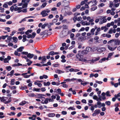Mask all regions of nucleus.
<instances>
[{"label": "nucleus", "instance_id": "f257e3e1", "mask_svg": "<svg viewBox=\"0 0 120 120\" xmlns=\"http://www.w3.org/2000/svg\"><path fill=\"white\" fill-rule=\"evenodd\" d=\"M83 55L81 54V51H78V53L76 55V58L77 60L79 61L85 62L87 61V60L83 58Z\"/></svg>", "mask_w": 120, "mask_h": 120}, {"label": "nucleus", "instance_id": "f03ea898", "mask_svg": "<svg viewBox=\"0 0 120 120\" xmlns=\"http://www.w3.org/2000/svg\"><path fill=\"white\" fill-rule=\"evenodd\" d=\"M11 97L8 98L3 97H1V101L5 104H7L11 102Z\"/></svg>", "mask_w": 120, "mask_h": 120}, {"label": "nucleus", "instance_id": "7ed1b4c3", "mask_svg": "<svg viewBox=\"0 0 120 120\" xmlns=\"http://www.w3.org/2000/svg\"><path fill=\"white\" fill-rule=\"evenodd\" d=\"M50 12V10L49 9H46L45 10L42 11L40 13L41 15L43 17H44L48 15L47 13H49Z\"/></svg>", "mask_w": 120, "mask_h": 120}, {"label": "nucleus", "instance_id": "20e7f679", "mask_svg": "<svg viewBox=\"0 0 120 120\" xmlns=\"http://www.w3.org/2000/svg\"><path fill=\"white\" fill-rule=\"evenodd\" d=\"M68 34V31H63L61 33L60 36L61 37H63L67 36Z\"/></svg>", "mask_w": 120, "mask_h": 120}, {"label": "nucleus", "instance_id": "39448f33", "mask_svg": "<svg viewBox=\"0 0 120 120\" xmlns=\"http://www.w3.org/2000/svg\"><path fill=\"white\" fill-rule=\"evenodd\" d=\"M100 111V109H97L95 110L94 111V113L92 114V116H96L97 114H99Z\"/></svg>", "mask_w": 120, "mask_h": 120}, {"label": "nucleus", "instance_id": "423d86ee", "mask_svg": "<svg viewBox=\"0 0 120 120\" xmlns=\"http://www.w3.org/2000/svg\"><path fill=\"white\" fill-rule=\"evenodd\" d=\"M97 104L98 105V108H101V106L104 107L105 106V105L104 103H101L100 102H97Z\"/></svg>", "mask_w": 120, "mask_h": 120}, {"label": "nucleus", "instance_id": "0eeeda50", "mask_svg": "<svg viewBox=\"0 0 120 120\" xmlns=\"http://www.w3.org/2000/svg\"><path fill=\"white\" fill-rule=\"evenodd\" d=\"M80 23L83 26L89 25L90 24L89 22H87L86 21H83V20Z\"/></svg>", "mask_w": 120, "mask_h": 120}, {"label": "nucleus", "instance_id": "6e6552de", "mask_svg": "<svg viewBox=\"0 0 120 120\" xmlns=\"http://www.w3.org/2000/svg\"><path fill=\"white\" fill-rule=\"evenodd\" d=\"M108 49L110 50L111 51H113L114 50L116 49L117 47L116 46L114 47H111L109 45H107Z\"/></svg>", "mask_w": 120, "mask_h": 120}, {"label": "nucleus", "instance_id": "1a4fd4ad", "mask_svg": "<svg viewBox=\"0 0 120 120\" xmlns=\"http://www.w3.org/2000/svg\"><path fill=\"white\" fill-rule=\"evenodd\" d=\"M48 32V30H45L43 31V32H41L40 34V35L41 36L43 35V37H44V36Z\"/></svg>", "mask_w": 120, "mask_h": 120}, {"label": "nucleus", "instance_id": "9d476101", "mask_svg": "<svg viewBox=\"0 0 120 120\" xmlns=\"http://www.w3.org/2000/svg\"><path fill=\"white\" fill-rule=\"evenodd\" d=\"M114 42V43L116 45H119L120 43V40L118 39L115 40Z\"/></svg>", "mask_w": 120, "mask_h": 120}, {"label": "nucleus", "instance_id": "9b49d317", "mask_svg": "<svg viewBox=\"0 0 120 120\" xmlns=\"http://www.w3.org/2000/svg\"><path fill=\"white\" fill-rule=\"evenodd\" d=\"M114 52H111L109 53L108 55V57L106 58V60H108L109 58H111Z\"/></svg>", "mask_w": 120, "mask_h": 120}, {"label": "nucleus", "instance_id": "f8f14e48", "mask_svg": "<svg viewBox=\"0 0 120 120\" xmlns=\"http://www.w3.org/2000/svg\"><path fill=\"white\" fill-rule=\"evenodd\" d=\"M107 19H106L105 18H104H104H103L102 21H101L99 22V24H102L103 23L107 21Z\"/></svg>", "mask_w": 120, "mask_h": 120}, {"label": "nucleus", "instance_id": "ddd939ff", "mask_svg": "<svg viewBox=\"0 0 120 120\" xmlns=\"http://www.w3.org/2000/svg\"><path fill=\"white\" fill-rule=\"evenodd\" d=\"M34 55L33 54H31L30 53H28L27 55V57L30 59L32 58L34 56Z\"/></svg>", "mask_w": 120, "mask_h": 120}, {"label": "nucleus", "instance_id": "4468645a", "mask_svg": "<svg viewBox=\"0 0 120 120\" xmlns=\"http://www.w3.org/2000/svg\"><path fill=\"white\" fill-rule=\"evenodd\" d=\"M24 47L23 46H21L19 47V48L17 49V51L19 52H22L23 49H24Z\"/></svg>", "mask_w": 120, "mask_h": 120}, {"label": "nucleus", "instance_id": "2eb2a0df", "mask_svg": "<svg viewBox=\"0 0 120 120\" xmlns=\"http://www.w3.org/2000/svg\"><path fill=\"white\" fill-rule=\"evenodd\" d=\"M55 114L53 113H49L48 115V116L49 117H53L55 116Z\"/></svg>", "mask_w": 120, "mask_h": 120}, {"label": "nucleus", "instance_id": "dca6fc26", "mask_svg": "<svg viewBox=\"0 0 120 120\" xmlns=\"http://www.w3.org/2000/svg\"><path fill=\"white\" fill-rule=\"evenodd\" d=\"M27 36L26 35H24L23 36V39L22 41L23 42H25L26 40Z\"/></svg>", "mask_w": 120, "mask_h": 120}, {"label": "nucleus", "instance_id": "f3484780", "mask_svg": "<svg viewBox=\"0 0 120 120\" xmlns=\"http://www.w3.org/2000/svg\"><path fill=\"white\" fill-rule=\"evenodd\" d=\"M18 52L17 50L15 51L14 53V54L15 56H20V53H18Z\"/></svg>", "mask_w": 120, "mask_h": 120}, {"label": "nucleus", "instance_id": "a211bd4d", "mask_svg": "<svg viewBox=\"0 0 120 120\" xmlns=\"http://www.w3.org/2000/svg\"><path fill=\"white\" fill-rule=\"evenodd\" d=\"M100 59V57H98L96 58L95 59L92 60L91 61L92 63H93L99 60Z\"/></svg>", "mask_w": 120, "mask_h": 120}, {"label": "nucleus", "instance_id": "6ab92c4d", "mask_svg": "<svg viewBox=\"0 0 120 120\" xmlns=\"http://www.w3.org/2000/svg\"><path fill=\"white\" fill-rule=\"evenodd\" d=\"M47 3L46 2H44L42 4V5L41 6V8H44L46 5Z\"/></svg>", "mask_w": 120, "mask_h": 120}, {"label": "nucleus", "instance_id": "aec40b11", "mask_svg": "<svg viewBox=\"0 0 120 120\" xmlns=\"http://www.w3.org/2000/svg\"><path fill=\"white\" fill-rule=\"evenodd\" d=\"M100 31L101 29L100 28H97V30L95 32V35H97L98 34V32H99Z\"/></svg>", "mask_w": 120, "mask_h": 120}, {"label": "nucleus", "instance_id": "412c9836", "mask_svg": "<svg viewBox=\"0 0 120 120\" xmlns=\"http://www.w3.org/2000/svg\"><path fill=\"white\" fill-rule=\"evenodd\" d=\"M65 82H63L61 83V84H63V87L64 88H67L68 87V85L65 83Z\"/></svg>", "mask_w": 120, "mask_h": 120}, {"label": "nucleus", "instance_id": "4be33fe9", "mask_svg": "<svg viewBox=\"0 0 120 120\" xmlns=\"http://www.w3.org/2000/svg\"><path fill=\"white\" fill-rule=\"evenodd\" d=\"M28 96L30 97H35L36 96V95H35L34 93H31L30 94H28Z\"/></svg>", "mask_w": 120, "mask_h": 120}, {"label": "nucleus", "instance_id": "5701e85b", "mask_svg": "<svg viewBox=\"0 0 120 120\" xmlns=\"http://www.w3.org/2000/svg\"><path fill=\"white\" fill-rule=\"evenodd\" d=\"M12 39L13 40L14 42L16 43L18 41V39L16 37H13L12 38Z\"/></svg>", "mask_w": 120, "mask_h": 120}, {"label": "nucleus", "instance_id": "b1692460", "mask_svg": "<svg viewBox=\"0 0 120 120\" xmlns=\"http://www.w3.org/2000/svg\"><path fill=\"white\" fill-rule=\"evenodd\" d=\"M28 5V4L27 3H25L22 6V7H21L22 8V9L23 8H26L27 7V5Z\"/></svg>", "mask_w": 120, "mask_h": 120}, {"label": "nucleus", "instance_id": "393cba45", "mask_svg": "<svg viewBox=\"0 0 120 120\" xmlns=\"http://www.w3.org/2000/svg\"><path fill=\"white\" fill-rule=\"evenodd\" d=\"M55 72L56 73L60 74L61 73H63L64 72L60 70H57L55 71Z\"/></svg>", "mask_w": 120, "mask_h": 120}, {"label": "nucleus", "instance_id": "a878e982", "mask_svg": "<svg viewBox=\"0 0 120 120\" xmlns=\"http://www.w3.org/2000/svg\"><path fill=\"white\" fill-rule=\"evenodd\" d=\"M92 50L91 48L89 47H86V50L88 52H89L90 51Z\"/></svg>", "mask_w": 120, "mask_h": 120}, {"label": "nucleus", "instance_id": "bb28decb", "mask_svg": "<svg viewBox=\"0 0 120 120\" xmlns=\"http://www.w3.org/2000/svg\"><path fill=\"white\" fill-rule=\"evenodd\" d=\"M26 103V101H24L20 103L19 105H20L23 106Z\"/></svg>", "mask_w": 120, "mask_h": 120}, {"label": "nucleus", "instance_id": "cd10ccee", "mask_svg": "<svg viewBox=\"0 0 120 120\" xmlns=\"http://www.w3.org/2000/svg\"><path fill=\"white\" fill-rule=\"evenodd\" d=\"M44 86H49L50 84V82H47L46 83L45 82H44Z\"/></svg>", "mask_w": 120, "mask_h": 120}, {"label": "nucleus", "instance_id": "c85d7f7f", "mask_svg": "<svg viewBox=\"0 0 120 120\" xmlns=\"http://www.w3.org/2000/svg\"><path fill=\"white\" fill-rule=\"evenodd\" d=\"M20 9H22V8L21 7H18L16 6L15 7V8L14 11H18Z\"/></svg>", "mask_w": 120, "mask_h": 120}, {"label": "nucleus", "instance_id": "c756f323", "mask_svg": "<svg viewBox=\"0 0 120 120\" xmlns=\"http://www.w3.org/2000/svg\"><path fill=\"white\" fill-rule=\"evenodd\" d=\"M106 58H107L105 57L103 58H102L99 61V62L101 63L103 61H105L106 60Z\"/></svg>", "mask_w": 120, "mask_h": 120}, {"label": "nucleus", "instance_id": "7c9ffc66", "mask_svg": "<svg viewBox=\"0 0 120 120\" xmlns=\"http://www.w3.org/2000/svg\"><path fill=\"white\" fill-rule=\"evenodd\" d=\"M38 95L39 96H41L39 98H45L44 97L41 96H45V94H38Z\"/></svg>", "mask_w": 120, "mask_h": 120}, {"label": "nucleus", "instance_id": "2f4dec72", "mask_svg": "<svg viewBox=\"0 0 120 120\" xmlns=\"http://www.w3.org/2000/svg\"><path fill=\"white\" fill-rule=\"evenodd\" d=\"M98 96L99 97L98 98V99L97 100V101H98V102H100V101H101L102 100L101 98L102 97H100V95H98Z\"/></svg>", "mask_w": 120, "mask_h": 120}, {"label": "nucleus", "instance_id": "473e14b6", "mask_svg": "<svg viewBox=\"0 0 120 120\" xmlns=\"http://www.w3.org/2000/svg\"><path fill=\"white\" fill-rule=\"evenodd\" d=\"M95 31V30L94 28H92L90 32L92 35H94V32Z\"/></svg>", "mask_w": 120, "mask_h": 120}, {"label": "nucleus", "instance_id": "72a5a7b5", "mask_svg": "<svg viewBox=\"0 0 120 120\" xmlns=\"http://www.w3.org/2000/svg\"><path fill=\"white\" fill-rule=\"evenodd\" d=\"M6 68L8 71H9L11 69V68L10 66L6 67Z\"/></svg>", "mask_w": 120, "mask_h": 120}, {"label": "nucleus", "instance_id": "f704fd0d", "mask_svg": "<svg viewBox=\"0 0 120 120\" xmlns=\"http://www.w3.org/2000/svg\"><path fill=\"white\" fill-rule=\"evenodd\" d=\"M54 52L53 51H52L50 52L48 54L49 55H51L52 56L54 55Z\"/></svg>", "mask_w": 120, "mask_h": 120}, {"label": "nucleus", "instance_id": "c9c22d12", "mask_svg": "<svg viewBox=\"0 0 120 120\" xmlns=\"http://www.w3.org/2000/svg\"><path fill=\"white\" fill-rule=\"evenodd\" d=\"M15 80V79H12L11 80V85H13L15 84V82L14 81Z\"/></svg>", "mask_w": 120, "mask_h": 120}, {"label": "nucleus", "instance_id": "e433bc0d", "mask_svg": "<svg viewBox=\"0 0 120 120\" xmlns=\"http://www.w3.org/2000/svg\"><path fill=\"white\" fill-rule=\"evenodd\" d=\"M114 5V3H113V2H110V3L109 4V7L110 8H112V6H113V5Z\"/></svg>", "mask_w": 120, "mask_h": 120}, {"label": "nucleus", "instance_id": "4c0bfd02", "mask_svg": "<svg viewBox=\"0 0 120 120\" xmlns=\"http://www.w3.org/2000/svg\"><path fill=\"white\" fill-rule=\"evenodd\" d=\"M105 104L109 106L111 104V102L109 101H107L105 102Z\"/></svg>", "mask_w": 120, "mask_h": 120}, {"label": "nucleus", "instance_id": "58836bf2", "mask_svg": "<svg viewBox=\"0 0 120 120\" xmlns=\"http://www.w3.org/2000/svg\"><path fill=\"white\" fill-rule=\"evenodd\" d=\"M81 52L84 54H87L88 52L86 50H84L82 51V52Z\"/></svg>", "mask_w": 120, "mask_h": 120}, {"label": "nucleus", "instance_id": "ea45409f", "mask_svg": "<svg viewBox=\"0 0 120 120\" xmlns=\"http://www.w3.org/2000/svg\"><path fill=\"white\" fill-rule=\"evenodd\" d=\"M40 90V89H39L34 88L33 89V91H35L37 92H39V91Z\"/></svg>", "mask_w": 120, "mask_h": 120}, {"label": "nucleus", "instance_id": "a19ab883", "mask_svg": "<svg viewBox=\"0 0 120 120\" xmlns=\"http://www.w3.org/2000/svg\"><path fill=\"white\" fill-rule=\"evenodd\" d=\"M9 61V60H8V58H5L4 59V63H8Z\"/></svg>", "mask_w": 120, "mask_h": 120}, {"label": "nucleus", "instance_id": "79ce46f5", "mask_svg": "<svg viewBox=\"0 0 120 120\" xmlns=\"http://www.w3.org/2000/svg\"><path fill=\"white\" fill-rule=\"evenodd\" d=\"M25 29L24 27H22L21 28H19L18 29V31H22L23 30Z\"/></svg>", "mask_w": 120, "mask_h": 120}, {"label": "nucleus", "instance_id": "37998d69", "mask_svg": "<svg viewBox=\"0 0 120 120\" xmlns=\"http://www.w3.org/2000/svg\"><path fill=\"white\" fill-rule=\"evenodd\" d=\"M114 96L116 98H117L118 97H120V93H118L117 94H115L114 95Z\"/></svg>", "mask_w": 120, "mask_h": 120}, {"label": "nucleus", "instance_id": "c03bdc74", "mask_svg": "<svg viewBox=\"0 0 120 120\" xmlns=\"http://www.w3.org/2000/svg\"><path fill=\"white\" fill-rule=\"evenodd\" d=\"M27 37L28 38H30L32 39L33 38V37H32V35H31V34L28 35L27 36Z\"/></svg>", "mask_w": 120, "mask_h": 120}, {"label": "nucleus", "instance_id": "a18cd8bd", "mask_svg": "<svg viewBox=\"0 0 120 120\" xmlns=\"http://www.w3.org/2000/svg\"><path fill=\"white\" fill-rule=\"evenodd\" d=\"M82 117L84 118H88V117L87 116H85V115L83 113H82Z\"/></svg>", "mask_w": 120, "mask_h": 120}, {"label": "nucleus", "instance_id": "49530a36", "mask_svg": "<svg viewBox=\"0 0 120 120\" xmlns=\"http://www.w3.org/2000/svg\"><path fill=\"white\" fill-rule=\"evenodd\" d=\"M48 98H46L45 99V100L44 101V103L46 104L48 103Z\"/></svg>", "mask_w": 120, "mask_h": 120}, {"label": "nucleus", "instance_id": "de8ad7c7", "mask_svg": "<svg viewBox=\"0 0 120 120\" xmlns=\"http://www.w3.org/2000/svg\"><path fill=\"white\" fill-rule=\"evenodd\" d=\"M120 4L119 3H117V4H114V5H113V7H115L116 8L118 7L119 6Z\"/></svg>", "mask_w": 120, "mask_h": 120}, {"label": "nucleus", "instance_id": "09e8293b", "mask_svg": "<svg viewBox=\"0 0 120 120\" xmlns=\"http://www.w3.org/2000/svg\"><path fill=\"white\" fill-rule=\"evenodd\" d=\"M89 83L88 82H85L83 83L82 82H81V84L82 85H83L84 86L85 85H86L87 84H88Z\"/></svg>", "mask_w": 120, "mask_h": 120}, {"label": "nucleus", "instance_id": "8fccbe9b", "mask_svg": "<svg viewBox=\"0 0 120 120\" xmlns=\"http://www.w3.org/2000/svg\"><path fill=\"white\" fill-rule=\"evenodd\" d=\"M92 90V88L91 87H89V88L87 90V91L88 92H90Z\"/></svg>", "mask_w": 120, "mask_h": 120}, {"label": "nucleus", "instance_id": "3c124183", "mask_svg": "<svg viewBox=\"0 0 120 120\" xmlns=\"http://www.w3.org/2000/svg\"><path fill=\"white\" fill-rule=\"evenodd\" d=\"M14 8H15L13 6H11L10 8V10L12 12L14 10Z\"/></svg>", "mask_w": 120, "mask_h": 120}, {"label": "nucleus", "instance_id": "603ef678", "mask_svg": "<svg viewBox=\"0 0 120 120\" xmlns=\"http://www.w3.org/2000/svg\"><path fill=\"white\" fill-rule=\"evenodd\" d=\"M93 98L94 100H96L97 101L98 99V97L96 95H94L93 96Z\"/></svg>", "mask_w": 120, "mask_h": 120}, {"label": "nucleus", "instance_id": "864d4df0", "mask_svg": "<svg viewBox=\"0 0 120 120\" xmlns=\"http://www.w3.org/2000/svg\"><path fill=\"white\" fill-rule=\"evenodd\" d=\"M68 110L71 109L72 110H75V108L72 107H70L68 108Z\"/></svg>", "mask_w": 120, "mask_h": 120}, {"label": "nucleus", "instance_id": "5fc2aeb1", "mask_svg": "<svg viewBox=\"0 0 120 120\" xmlns=\"http://www.w3.org/2000/svg\"><path fill=\"white\" fill-rule=\"evenodd\" d=\"M109 91H107L106 93L107 96L110 97L111 96V95L109 94Z\"/></svg>", "mask_w": 120, "mask_h": 120}, {"label": "nucleus", "instance_id": "6e6d98bb", "mask_svg": "<svg viewBox=\"0 0 120 120\" xmlns=\"http://www.w3.org/2000/svg\"><path fill=\"white\" fill-rule=\"evenodd\" d=\"M97 8V6H95L93 7L92 8H91V10L93 11H94L96 10Z\"/></svg>", "mask_w": 120, "mask_h": 120}, {"label": "nucleus", "instance_id": "4d7b16f0", "mask_svg": "<svg viewBox=\"0 0 120 120\" xmlns=\"http://www.w3.org/2000/svg\"><path fill=\"white\" fill-rule=\"evenodd\" d=\"M42 61H45L46 60V56H44L42 57Z\"/></svg>", "mask_w": 120, "mask_h": 120}, {"label": "nucleus", "instance_id": "13d9d810", "mask_svg": "<svg viewBox=\"0 0 120 120\" xmlns=\"http://www.w3.org/2000/svg\"><path fill=\"white\" fill-rule=\"evenodd\" d=\"M114 41V39H112L110 41H108L107 43L108 44H109L111 43L112 42H113Z\"/></svg>", "mask_w": 120, "mask_h": 120}, {"label": "nucleus", "instance_id": "bf43d9fd", "mask_svg": "<svg viewBox=\"0 0 120 120\" xmlns=\"http://www.w3.org/2000/svg\"><path fill=\"white\" fill-rule=\"evenodd\" d=\"M77 17L76 16H75L73 18V20L74 22H75L77 19Z\"/></svg>", "mask_w": 120, "mask_h": 120}, {"label": "nucleus", "instance_id": "052dcab7", "mask_svg": "<svg viewBox=\"0 0 120 120\" xmlns=\"http://www.w3.org/2000/svg\"><path fill=\"white\" fill-rule=\"evenodd\" d=\"M73 54H69L67 55V56L68 57H69L73 56Z\"/></svg>", "mask_w": 120, "mask_h": 120}, {"label": "nucleus", "instance_id": "680f3d73", "mask_svg": "<svg viewBox=\"0 0 120 120\" xmlns=\"http://www.w3.org/2000/svg\"><path fill=\"white\" fill-rule=\"evenodd\" d=\"M20 89L22 90H25L27 89V87L26 86H22L20 88Z\"/></svg>", "mask_w": 120, "mask_h": 120}, {"label": "nucleus", "instance_id": "e2e57ef3", "mask_svg": "<svg viewBox=\"0 0 120 120\" xmlns=\"http://www.w3.org/2000/svg\"><path fill=\"white\" fill-rule=\"evenodd\" d=\"M75 36L74 34L73 33L71 34L70 35V38L72 39Z\"/></svg>", "mask_w": 120, "mask_h": 120}, {"label": "nucleus", "instance_id": "0e129e2a", "mask_svg": "<svg viewBox=\"0 0 120 120\" xmlns=\"http://www.w3.org/2000/svg\"><path fill=\"white\" fill-rule=\"evenodd\" d=\"M53 15L52 14H50L48 16V18L49 19H51L53 17Z\"/></svg>", "mask_w": 120, "mask_h": 120}, {"label": "nucleus", "instance_id": "69168bd1", "mask_svg": "<svg viewBox=\"0 0 120 120\" xmlns=\"http://www.w3.org/2000/svg\"><path fill=\"white\" fill-rule=\"evenodd\" d=\"M61 113L63 115H65L67 114V112L66 111H63Z\"/></svg>", "mask_w": 120, "mask_h": 120}, {"label": "nucleus", "instance_id": "338daca9", "mask_svg": "<svg viewBox=\"0 0 120 120\" xmlns=\"http://www.w3.org/2000/svg\"><path fill=\"white\" fill-rule=\"evenodd\" d=\"M22 11L23 12H27L26 8H25L22 10Z\"/></svg>", "mask_w": 120, "mask_h": 120}, {"label": "nucleus", "instance_id": "774afa93", "mask_svg": "<svg viewBox=\"0 0 120 120\" xmlns=\"http://www.w3.org/2000/svg\"><path fill=\"white\" fill-rule=\"evenodd\" d=\"M22 54H25V55H27L28 53V52H21Z\"/></svg>", "mask_w": 120, "mask_h": 120}]
</instances>
